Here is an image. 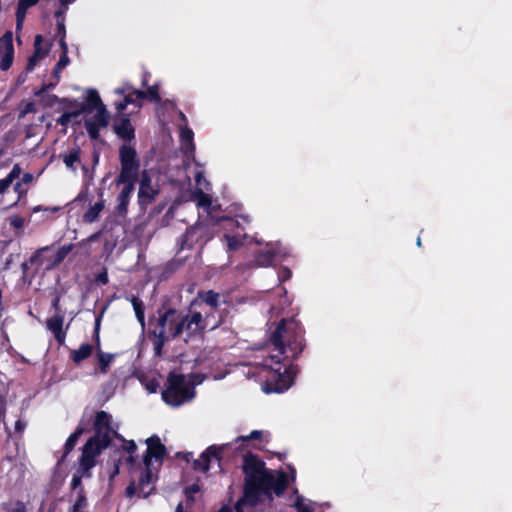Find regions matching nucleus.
<instances>
[{
  "label": "nucleus",
  "mask_w": 512,
  "mask_h": 512,
  "mask_svg": "<svg viewBox=\"0 0 512 512\" xmlns=\"http://www.w3.org/2000/svg\"><path fill=\"white\" fill-rule=\"evenodd\" d=\"M304 335L301 322L294 317L278 323L270 337L273 353L264 360L270 369V375L263 384L265 393H283L292 386L298 370L292 361L306 347Z\"/></svg>",
  "instance_id": "f257e3e1"
},
{
  "label": "nucleus",
  "mask_w": 512,
  "mask_h": 512,
  "mask_svg": "<svg viewBox=\"0 0 512 512\" xmlns=\"http://www.w3.org/2000/svg\"><path fill=\"white\" fill-rule=\"evenodd\" d=\"M291 481L296 478V469L287 465ZM242 473L244 475L242 495L234 504V512H245V509H255L259 505L272 503L274 496L282 497L289 487V475L283 470H272L256 454L247 452L243 455Z\"/></svg>",
  "instance_id": "f03ea898"
},
{
  "label": "nucleus",
  "mask_w": 512,
  "mask_h": 512,
  "mask_svg": "<svg viewBox=\"0 0 512 512\" xmlns=\"http://www.w3.org/2000/svg\"><path fill=\"white\" fill-rule=\"evenodd\" d=\"M210 314L203 317L201 312L183 313L174 307L163 304L157 309V317L150 319L151 330L148 333L152 341L154 354L161 356L167 342L178 338L184 331L189 337L203 333L210 321Z\"/></svg>",
  "instance_id": "7ed1b4c3"
},
{
  "label": "nucleus",
  "mask_w": 512,
  "mask_h": 512,
  "mask_svg": "<svg viewBox=\"0 0 512 512\" xmlns=\"http://www.w3.org/2000/svg\"><path fill=\"white\" fill-rule=\"evenodd\" d=\"M119 160L121 169L115 178V184L123 187L117 196L116 212L124 216L127 214L130 198L139 179L140 160L136 150L125 144L119 148Z\"/></svg>",
  "instance_id": "20e7f679"
},
{
  "label": "nucleus",
  "mask_w": 512,
  "mask_h": 512,
  "mask_svg": "<svg viewBox=\"0 0 512 512\" xmlns=\"http://www.w3.org/2000/svg\"><path fill=\"white\" fill-rule=\"evenodd\" d=\"M93 430L94 435L82 447L80 459L97 461V457L111 445L112 415L104 410L97 411L93 421Z\"/></svg>",
  "instance_id": "39448f33"
},
{
  "label": "nucleus",
  "mask_w": 512,
  "mask_h": 512,
  "mask_svg": "<svg viewBox=\"0 0 512 512\" xmlns=\"http://www.w3.org/2000/svg\"><path fill=\"white\" fill-rule=\"evenodd\" d=\"M86 104H82L84 108L83 113H96L89 119L85 120L84 126L91 140H98L100 138V130L109 125L110 114L102 102V99L95 89H88L86 91Z\"/></svg>",
  "instance_id": "423d86ee"
},
{
  "label": "nucleus",
  "mask_w": 512,
  "mask_h": 512,
  "mask_svg": "<svg viewBox=\"0 0 512 512\" xmlns=\"http://www.w3.org/2000/svg\"><path fill=\"white\" fill-rule=\"evenodd\" d=\"M200 383L201 380L188 382L185 375L170 372L167 377L166 388L161 394L162 399L170 406L179 407L195 397V385Z\"/></svg>",
  "instance_id": "0eeeda50"
},
{
  "label": "nucleus",
  "mask_w": 512,
  "mask_h": 512,
  "mask_svg": "<svg viewBox=\"0 0 512 512\" xmlns=\"http://www.w3.org/2000/svg\"><path fill=\"white\" fill-rule=\"evenodd\" d=\"M147 450L143 455L144 466H151L152 459H155L159 465H162L165 456L167 455V449L165 445L161 443L160 438L157 435H152L146 439Z\"/></svg>",
  "instance_id": "6e6552de"
},
{
  "label": "nucleus",
  "mask_w": 512,
  "mask_h": 512,
  "mask_svg": "<svg viewBox=\"0 0 512 512\" xmlns=\"http://www.w3.org/2000/svg\"><path fill=\"white\" fill-rule=\"evenodd\" d=\"M14 60L13 34L6 31L0 37V69L7 71L11 68Z\"/></svg>",
  "instance_id": "1a4fd4ad"
},
{
  "label": "nucleus",
  "mask_w": 512,
  "mask_h": 512,
  "mask_svg": "<svg viewBox=\"0 0 512 512\" xmlns=\"http://www.w3.org/2000/svg\"><path fill=\"white\" fill-rule=\"evenodd\" d=\"M64 325V314L55 313L53 316L47 318L45 327L50 331L56 342L59 345H63L66 340L67 331L63 328Z\"/></svg>",
  "instance_id": "9d476101"
},
{
  "label": "nucleus",
  "mask_w": 512,
  "mask_h": 512,
  "mask_svg": "<svg viewBox=\"0 0 512 512\" xmlns=\"http://www.w3.org/2000/svg\"><path fill=\"white\" fill-rule=\"evenodd\" d=\"M157 194L158 190L152 187L150 177L144 172L140 180L138 191V203L140 207L146 208L150 205L155 200Z\"/></svg>",
  "instance_id": "9b49d317"
},
{
  "label": "nucleus",
  "mask_w": 512,
  "mask_h": 512,
  "mask_svg": "<svg viewBox=\"0 0 512 512\" xmlns=\"http://www.w3.org/2000/svg\"><path fill=\"white\" fill-rule=\"evenodd\" d=\"M113 129L117 136L126 142H130L135 138V129L127 114H122L119 119H116Z\"/></svg>",
  "instance_id": "f8f14e48"
},
{
  "label": "nucleus",
  "mask_w": 512,
  "mask_h": 512,
  "mask_svg": "<svg viewBox=\"0 0 512 512\" xmlns=\"http://www.w3.org/2000/svg\"><path fill=\"white\" fill-rule=\"evenodd\" d=\"M52 246L53 245L37 249L30 257L29 262L31 264H36L39 267L45 266L46 270H52L57 267L59 264L54 263V253L48 254Z\"/></svg>",
  "instance_id": "ddd939ff"
},
{
  "label": "nucleus",
  "mask_w": 512,
  "mask_h": 512,
  "mask_svg": "<svg viewBox=\"0 0 512 512\" xmlns=\"http://www.w3.org/2000/svg\"><path fill=\"white\" fill-rule=\"evenodd\" d=\"M42 42H43V36L41 34H37L35 36V40H34V53L29 57L27 65H26L27 71H32L34 69V67L36 66V64L38 63V61H40L41 59H43L44 57H46L48 55L50 48L49 47L42 48V46H41Z\"/></svg>",
  "instance_id": "4468645a"
},
{
  "label": "nucleus",
  "mask_w": 512,
  "mask_h": 512,
  "mask_svg": "<svg viewBox=\"0 0 512 512\" xmlns=\"http://www.w3.org/2000/svg\"><path fill=\"white\" fill-rule=\"evenodd\" d=\"M97 365L94 374H107L111 363L115 359V354L103 352L101 349L96 350Z\"/></svg>",
  "instance_id": "2eb2a0df"
},
{
  "label": "nucleus",
  "mask_w": 512,
  "mask_h": 512,
  "mask_svg": "<svg viewBox=\"0 0 512 512\" xmlns=\"http://www.w3.org/2000/svg\"><path fill=\"white\" fill-rule=\"evenodd\" d=\"M202 228L198 226H192L186 229V232L182 236L180 249H192L194 244L198 243L202 238Z\"/></svg>",
  "instance_id": "dca6fc26"
},
{
  "label": "nucleus",
  "mask_w": 512,
  "mask_h": 512,
  "mask_svg": "<svg viewBox=\"0 0 512 512\" xmlns=\"http://www.w3.org/2000/svg\"><path fill=\"white\" fill-rule=\"evenodd\" d=\"M223 451V447H219L216 445L209 446L204 452L201 453L200 459L203 464L202 472L206 473L210 469V462L212 458L220 461L222 456L221 453Z\"/></svg>",
  "instance_id": "f3484780"
},
{
  "label": "nucleus",
  "mask_w": 512,
  "mask_h": 512,
  "mask_svg": "<svg viewBox=\"0 0 512 512\" xmlns=\"http://www.w3.org/2000/svg\"><path fill=\"white\" fill-rule=\"evenodd\" d=\"M85 428L81 425H78L75 431L67 438L65 445H64V451L61 456V458L58 460V465H61L69 455V453L75 448L78 439L82 434L85 433Z\"/></svg>",
  "instance_id": "a211bd4d"
},
{
  "label": "nucleus",
  "mask_w": 512,
  "mask_h": 512,
  "mask_svg": "<svg viewBox=\"0 0 512 512\" xmlns=\"http://www.w3.org/2000/svg\"><path fill=\"white\" fill-rule=\"evenodd\" d=\"M152 477L151 466H145V469L141 472L138 479L139 496L146 498L152 493L153 487L146 490V487L152 482Z\"/></svg>",
  "instance_id": "6ab92c4d"
},
{
  "label": "nucleus",
  "mask_w": 512,
  "mask_h": 512,
  "mask_svg": "<svg viewBox=\"0 0 512 512\" xmlns=\"http://www.w3.org/2000/svg\"><path fill=\"white\" fill-rule=\"evenodd\" d=\"M94 351V346L89 343H83L80 345L78 349H74L70 351V359L77 365H79L82 361L89 358Z\"/></svg>",
  "instance_id": "aec40b11"
},
{
  "label": "nucleus",
  "mask_w": 512,
  "mask_h": 512,
  "mask_svg": "<svg viewBox=\"0 0 512 512\" xmlns=\"http://www.w3.org/2000/svg\"><path fill=\"white\" fill-rule=\"evenodd\" d=\"M134 93L135 97L139 100H149L153 103H159L161 101L158 84L148 86L146 91L134 89Z\"/></svg>",
  "instance_id": "412c9836"
},
{
  "label": "nucleus",
  "mask_w": 512,
  "mask_h": 512,
  "mask_svg": "<svg viewBox=\"0 0 512 512\" xmlns=\"http://www.w3.org/2000/svg\"><path fill=\"white\" fill-rule=\"evenodd\" d=\"M219 298L220 294L214 290H200L197 293V299L214 310L219 306Z\"/></svg>",
  "instance_id": "4be33fe9"
},
{
  "label": "nucleus",
  "mask_w": 512,
  "mask_h": 512,
  "mask_svg": "<svg viewBox=\"0 0 512 512\" xmlns=\"http://www.w3.org/2000/svg\"><path fill=\"white\" fill-rule=\"evenodd\" d=\"M101 199L97 201L93 206H91L83 215V221L86 223H93L95 222L101 213V211L104 209L105 201L102 199L103 192H100Z\"/></svg>",
  "instance_id": "5701e85b"
},
{
  "label": "nucleus",
  "mask_w": 512,
  "mask_h": 512,
  "mask_svg": "<svg viewBox=\"0 0 512 512\" xmlns=\"http://www.w3.org/2000/svg\"><path fill=\"white\" fill-rule=\"evenodd\" d=\"M61 50L62 53L60 55V58L58 62L56 63L55 67L53 68V76L57 79V81L60 80V72L63 68H65L69 63L70 59L68 57V46L66 41H61Z\"/></svg>",
  "instance_id": "b1692460"
},
{
  "label": "nucleus",
  "mask_w": 512,
  "mask_h": 512,
  "mask_svg": "<svg viewBox=\"0 0 512 512\" xmlns=\"http://www.w3.org/2000/svg\"><path fill=\"white\" fill-rule=\"evenodd\" d=\"M80 153H81V149L78 145H76L68 153L61 154L60 157L62 158L66 167L75 172L76 171L75 164L80 163Z\"/></svg>",
  "instance_id": "393cba45"
},
{
  "label": "nucleus",
  "mask_w": 512,
  "mask_h": 512,
  "mask_svg": "<svg viewBox=\"0 0 512 512\" xmlns=\"http://www.w3.org/2000/svg\"><path fill=\"white\" fill-rule=\"evenodd\" d=\"M21 174V168L18 164H15L9 174L0 180V195L3 194Z\"/></svg>",
  "instance_id": "a878e982"
},
{
  "label": "nucleus",
  "mask_w": 512,
  "mask_h": 512,
  "mask_svg": "<svg viewBox=\"0 0 512 512\" xmlns=\"http://www.w3.org/2000/svg\"><path fill=\"white\" fill-rule=\"evenodd\" d=\"M88 507V499L85 489H80L76 493V500L73 505L69 508L68 512H85Z\"/></svg>",
  "instance_id": "bb28decb"
},
{
  "label": "nucleus",
  "mask_w": 512,
  "mask_h": 512,
  "mask_svg": "<svg viewBox=\"0 0 512 512\" xmlns=\"http://www.w3.org/2000/svg\"><path fill=\"white\" fill-rule=\"evenodd\" d=\"M275 259V253L271 250L259 251L256 253L254 262L259 267L270 266Z\"/></svg>",
  "instance_id": "cd10ccee"
},
{
  "label": "nucleus",
  "mask_w": 512,
  "mask_h": 512,
  "mask_svg": "<svg viewBox=\"0 0 512 512\" xmlns=\"http://www.w3.org/2000/svg\"><path fill=\"white\" fill-rule=\"evenodd\" d=\"M131 304L133 306L135 316L138 320V322L141 324V326L145 325V305L143 301L138 296H132Z\"/></svg>",
  "instance_id": "c85d7f7f"
},
{
  "label": "nucleus",
  "mask_w": 512,
  "mask_h": 512,
  "mask_svg": "<svg viewBox=\"0 0 512 512\" xmlns=\"http://www.w3.org/2000/svg\"><path fill=\"white\" fill-rule=\"evenodd\" d=\"M78 462H79V466H78L77 470L75 471V473L78 474V476H81L82 479L83 478H91L92 477L91 469L96 466L97 461H88V460L79 458Z\"/></svg>",
  "instance_id": "c756f323"
},
{
  "label": "nucleus",
  "mask_w": 512,
  "mask_h": 512,
  "mask_svg": "<svg viewBox=\"0 0 512 512\" xmlns=\"http://www.w3.org/2000/svg\"><path fill=\"white\" fill-rule=\"evenodd\" d=\"M84 108L82 104L80 105V109H74L70 112H64L57 120L56 123L63 127H67L72 118H77L83 113Z\"/></svg>",
  "instance_id": "7c9ffc66"
},
{
  "label": "nucleus",
  "mask_w": 512,
  "mask_h": 512,
  "mask_svg": "<svg viewBox=\"0 0 512 512\" xmlns=\"http://www.w3.org/2000/svg\"><path fill=\"white\" fill-rule=\"evenodd\" d=\"M74 245L72 243L63 245L54 253V263L61 264L68 254L73 250Z\"/></svg>",
  "instance_id": "2f4dec72"
},
{
  "label": "nucleus",
  "mask_w": 512,
  "mask_h": 512,
  "mask_svg": "<svg viewBox=\"0 0 512 512\" xmlns=\"http://www.w3.org/2000/svg\"><path fill=\"white\" fill-rule=\"evenodd\" d=\"M137 98L135 97L134 90L128 94H126L122 101H119L115 104L116 110L122 114V112L127 108L128 105L134 104L135 100Z\"/></svg>",
  "instance_id": "473e14b6"
},
{
  "label": "nucleus",
  "mask_w": 512,
  "mask_h": 512,
  "mask_svg": "<svg viewBox=\"0 0 512 512\" xmlns=\"http://www.w3.org/2000/svg\"><path fill=\"white\" fill-rule=\"evenodd\" d=\"M101 319H102V315H98L95 319V325H94V330H93V336H92V339H93V342L94 344H92L94 346V349L95 350H98V349H101L100 347V326H101Z\"/></svg>",
  "instance_id": "72a5a7b5"
},
{
  "label": "nucleus",
  "mask_w": 512,
  "mask_h": 512,
  "mask_svg": "<svg viewBox=\"0 0 512 512\" xmlns=\"http://www.w3.org/2000/svg\"><path fill=\"white\" fill-rule=\"evenodd\" d=\"M61 99L55 94H44L41 96V102L46 108H52L55 104L61 103Z\"/></svg>",
  "instance_id": "f704fd0d"
},
{
  "label": "nucleus",
  "mask_w": 512,
  "mask_h": 512,
  "mask_svg": "<svg viewBox=\"0 0 512 512\" xmlns=\"http://www.w3.org/2000/svg\"><path fill=\"white\" fill-rule=\"evenodd\" d=\"M224 237L227 241L228 250H230V251H236L243 245L242 240L236 236H231V235L226 234Z\"/></svg>",
  "instance_id": "c9c22d12"
},
{
  "label": "nucleus",
  "mask_w": 512,
  "mask_h": 512,
  "mask_svg": "<svg viewBox=\"0 0 512 512\" xmlns=\"http://www.w3.org/2000/svg\"><path fill=\"white\" fill-rule=\"evenodd\" d=\"M193 136V131L189 128L183 129L181 131V139L183 144L186 146V148L190 146L192 150H194Z\"/></svg>",
  "instance_id": "e433bc0d"
},
{
  "label": "nucleus",
  "mask_w": 512,
  "mask_h": 512,
  "mask_svg": "<svg viewBox=\"0 0 512 512\" xmlns=\"http://www.w3.org/2000/svg\"><path fill=\"white\" fill-rule=\"evenodd\" d=\"M262 431L260 430H253L250 432V434L246 435V436H238L236 439H235V442H242V443H245V442H248V441H251V440H260L262 438Z\"/></svg>",
  "instance_id": "4c0bfd02"
},
{
  "label": "nucleus",
  "mask_w": 512,
  "mask_h": 512,
  "mask_svg": "<svg viewBox=\"0 0 512 512\" xmlns=\"http://www.w3.org/2000/svg\"><path fill=\"white\" fill-rule=\"evenodd\" d=\"M70 488L72 491L70 494V499L73 497V492L77 493L80 491V489H85L84 486L82 485L81 476H78V474H76V473L73 474L71 483H70Z\"/></svg>",
  "instance_id": "58836bf2"
},
{
  "label": "nucleus",
  "mask_w": 512,
  "mask_h": 512,
  "mask_svg": "<svg viewBox=\"0 0 512 512\" xmlns=\"http://www.w3.org/2000/svg\"><path fill=\"white\" fill-rule=\"evenodd\" d=\"M70 3V0H60V7L58 10L54 12V17L57 21L64 19L65 20V13L68 10V5Z\"/></svg>",
  "instance_id": "ea45409f"
},
{
  "label": "nucleus",
  "mask_w": 512,
  "mask_h": 512,
  "mask_svg": "<svg viewBox=\"0 0 512 512\" xmlns=\"http://www.w3.org/2000/svg\"><path fill=\"white\" fill-rule=\"evenodd\" d=\"M58 82H59V81H57V80H56L55 82L43 83V84L41 85V87H40L37 91H35V92H34V95H35L36 97H41V96H43L44 94H47V92H48L49 90H52V89H54V88L57 86Z\"/></svg>",
  "instance_id": "a19ab883"
},
{
  "label": "nucleus",
  "mask_w": 512,
  "mask_h": 512,
  "mask_svg": "<svg viewBox=\"0 0 512 512\" xmlns=\"http://www.w3.org/2000/svg\"><path fill=\"white\" fill-rule=\"evenodd\" d=\"M295 509L297 510V512H312L311 508L304 503V499L301 495H298L296 497V500L294 502V505Z\"/></svg>",
  "instance_id": "79ce46f5"
},
{
  "label": "nucleus",
  "mask_w": 512,
  "mask_h": 512,
  "mask_svg": "<svg viewBox=\"0 0 512 512\" xmlns=\"http://www.w3.org/2000/svg\"><path fill=\"white\" fill-rule=\"evenodd\" d=\"M26 13H27L26 9L17 5V9H16V29L17 30L21 29L23 22L25 20V17H26Z\"/></svg>",
  "instance_id": "37998d69"
},
{
  "label": "nucleus",
  "mask_w": 512,
  "mask_h": 512,
  "mask_svg": "<svg viewBox=\"0 0 512 512\" xmlns=\"http://www.w3.org/2000/svg\"><path fill=\"white\" fill-rule=\"evenodd\" d=\"M121 463L122 460L120 458L113 461V465L109 473L110 482L114 481L115 477L119 475Z\"/></svg>",
  "instance_id": "c03bdc74"
},
{
  "label": "nucleus",
  "mask_w": 512,
  "mask_h": 512,
  "mask_svg": "<svg viewBox=\"0 0 512 512\" xmlns=\"http://www.w3.org/2000/svg\"><path fill=\"white\" fill-rule=\"evenodd\" d=\"M57 36H59V45L61 46V41H65L66 38V27L64 19L57 21Z\"/></svg>",
  "instance_id": "a18cd8bd"
},
{
  "label": "nucleus",
  "mask_w": 512,
  "mask_h": 512,
  "mask_svg": "<svg viewBox=\"0 0 512 512\" xmlns=\"http://www.w3.org/2000/svg\"><path fill=\"white\" fill-rule=\"evenodd\" d=\"M61 104H63L66 108L80 109V105L81 104H86V101L85 102H79L76 99L62 98L61 99Z\"/></svg>",
  "instance_id": "49530a36"
},
{
  "label": "nucleus",
  "mask_w": 512,
  "mask_h": 512,
  "mask_svg": "<svg viewBox=\"0 0 512 512\" xmlns=\"http://www.w3.org/2000/svg\"><path fill=\"white\" fill-rule=\"evenodd\" d=\"M121 449L128 454H135L137 451V445L134 440H126L123 444Z\"/></svg>",
  "instance_id": "de8ad7c7"
},
{
  "label": "nucleus",
  "mask_w": 512,
  "mask_h": 512,
  "mask_svg": "<svg viewBox=\"0 0 512 512\" xmlns=\"http://www.w3.org/2000/svg\"><path fill=\"white\" fill-rule=\"evenodd\" d=\"M211 204H212V201H211L210 196L205 194L202 191H199L198 192V205L208 208Z\"/></svg>",
  "instance_id": "09e8293b"
},
{
  "label": "nucleus",
  "mask_w": 512,
  "mask_h": 512,
  "mask_svg": "<svg viewBox=\"0 0 512 512\" xmlns=\"http://www.w3.org/2000/svg\"><path fill=\"white\" fill-rule=\"evenodd\" d=\"M36 112V107H35V103L34 102H27L22 110L20 111V115L19 117L20 118H23L25 117L27 114H31V113H35Z\"/></svg>",
  "instance_id": "8fccbe9b"
},
{
  "label": "nucleus",
  "mask_w": 512,
  "mask_h": 512,
  "mask_svg": "<svg viewBox=\"0 0 512 512\" xmlns=\"http://www.w3.org/2000/svg\"><path fill=\"white\" fill-rule=\"evenodd\" d=\"M95 281L99 285H106L109 282L107 269L104 268L100 273L95 276Z\"/></svg>",
  "instance_id": "3c124183"
},
{
  "label": "nucleus",
  "mask_w": 512,
  "mask_h": 512,
  "mask_svg": "<svg viewBox=\"0 0 512 512\" xmlns=\"http://www.w3.org/2000/svg\"><path fill=\"white\" fill-rule=\"evenodd\" d=\"M7 512H27V508L24 502L17 500L14 507L7 509Z\"/></svg>",
  "instance_id": "603ef678"
},
{
  "label": "nucleus",
  "mask_w": 512,
  "mask_h": 512,
  "mask_svg": "<svg viewBox=\"0 0 512 512\" xmlns=\"http://www.w3.org/2000/svg\"><path fill=\"white\" fill-rule=\"evenodd\" d=\"M39 0H19L18 6L28 10L30 7L35 6Z\"/></svg>",
  "instance_id": "864d4df0"
},
{
  "label": "nucleus",
  "mask_w": 512,
  "mask_h": 512,
  "mask_svg": "<svg viewBox=\"0 0 512 512\" xmlns=\"http://www.w3.org/2000/svg\"><path fill=\"white\" fill-rule=\"evenodd\" d=\"M52 308L55 310V313H63L61 305H60V296L56 295L52 300Z\"/></svg>",
  "instance_id": "5fc2aeb1"
},
{
  "label": "nucleus",
  "mask_w": 512,
  "mask_h": 512,
  "mask_svg": "<svg viewBox=\"0 0 512 512\" xmlns=\"http://www.w3.org/2000/svg\"><path fill=\"white\" fill-rule=\"evenodd\" d=\"M125 463L127 464L130 470L134 468L137 463V457L135 456V454H128V456L125 459Z\"/></svg>",
  "instance_id": "6e6d98bb"
},
{
  "label": "nucleus",
  "mask_w": 512,
  "mask_h": 512,
  "mask_svg": "<svg viewBox=\"0 0 512 512\" xmlns=\"http://www.w3.org/2000/svg\"><path fill=\"white\" fill-rule=\"evenodd\" d=\"M10 224H11L14 228H21V227H23V225H24V219H23L22 217L15 216L14 218H12V219H11Z\"/></svg>",
  "instance_id": "4d7b16f0"
},
{
  "label": "nucleus",
  "mask_w": 512,
  "mask_h": 512,
  "mask_svg": "<svg viewBox=\"0 0 512 512\" xmlns=\"http://www.w3.org/2000/svg\"><path fill=\"white\" fill-rule=\"evenodd\" d=\"M26 428V423L25 421L21 420V419H18L16 422H15V432L19 433V434H22L24 432Z\"/></svg>",
  "instance_id": "13d9d810"
},
{
  "label": "nucleus",
  "mask_w": 512,
  "mask_h": 512,
  "mask_svg": "<svg viewBox=\"0 0 512 512\" xmlns=\"http://www.w3.org/2000/svg\"><path fill=\"white\" fill-rule=\"evenodd\" d=\"M199 491V486L197 484H192L185 489V493L188 497L192 498V494H195Z\"/></svg>",
  "instance_id": "bf43d9fd"
},
{
  "label": "nucleus",
  "mask_w": 512,
  "mask_h": 512,
  "mask_svg": "<svg viewBox=\"0 0 512 512\" xmlns=\"http://www.w3.org/2000/svg\"><path fill=\"white\" fill-rule=\"evenodd\" d=\"M136 486H135V483L134 482H131L127 487H126V490H125V494L127 497H132L135 495L136 493Z\"/></svg>",
  "instance_id": "052dcab7"
},
{
  "label": "nucleus",
  "mask_w": 512,
  "mask_h": 512,
  "mask_svg": "<svg viewBox=\"0 0 512 512\" xmlns=\"http://www.w3.org/2000/svg\"><path fill=\"white\" fill-rule=\"evenodd\" d=\"M201 467H203V464H202L200 458L193 461V469L195 471L202 472V468Z\"/></svg>",
  "instance_id": "680f3d73"
},
{
  "label": "nucleus",
  "mask_w": 512,
  "mask_h": 512,
  "mask_svg": "<svg viewBox=\"0 0 512 512\" xmlns=\"http://www.w3.org/2000/svg\"><path fill=\"white\" fill-rule=\"evenodd\" d=\"M224 323V318L220 315L219 319L214 321L211 325V329H215Z\"/></svg>",
  "instance_id": "e2e57ef3"
},
{
  "label": "nucleus",
  "mask_w": 512,
  "mask_h": 512,
  "mask_svg": "<svg viewBox=\"0 0 512 512\" xmlns=\"http://www.w3.org/2000/svg\"><path fill=\"white\" fill-rule=\"evenodd\" d=\"M110 436L112 437H115L116 439L122 441L123 443L126 441V439L121 435L119 434L117 431L113 430L110 432Z\"/></svg>",
  "instance_id": "0e129e2a"
},
{
  "label": "nucleus",
  "mask_w": 512,
  "mask_h": 512,
  "mask_svg": "<svg viewBox=\"0 0 512 512\" xmlns=\"http://www.w3.org/2000/svg\"><path fill=\"white\" fill-rule=\"evenodd\" d=\"M157 382L155 381H151L148 385H147V389L151 392V393H155L156 392V389H157Z\"/></svg>",
  "instance_id": "69168bd1"
},
{
  "label": "nucleus",
  "mask_w": 512,
  "mask_h": 512,
  "mask_svg": "<svg viewBox=\"0 0 512 512\" xmlns=\"http://www.w3.org/2000/svg\"><path fill=\"white\" fill-rule=\"evenodd\" d=\"M192 453L191 452H188V453H177V456L178 457H181L182 459H184L185 461L189 462L190 461V458L192 457Z\"/></svg>",
  "instance_id": "338daca9"
},
{
  "label": "nucleus",
  "mask_w": 512,
  "mask_h": 512,
  "mask_svg": "<svg viewBox=\"0 0 512 512\" xmlns=\"http://www.w3.org/2000/svg\"><path fill=\"white\" fill-rule=\"evenodd\" d=\"M234 509H232L230 507L229 504H223L219 510H217L216 512H233Z\"/></svg>",
  "instance_id": "774afa93"
}]
</instances>
